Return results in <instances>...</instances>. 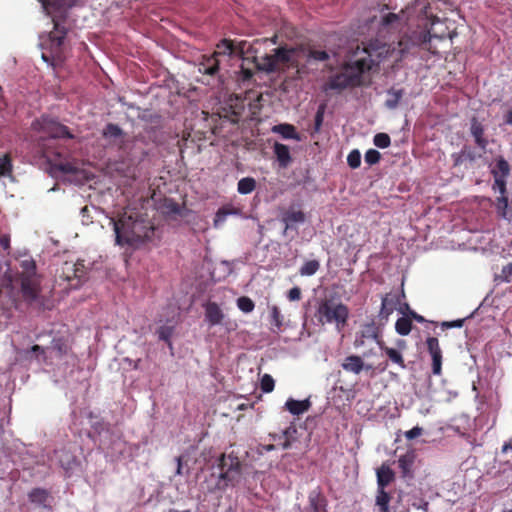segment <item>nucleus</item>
Instances as JSON below:
<instances>
[{"mask_svg": "<svg viewBox=\"0 0 512 512\" xmlns=\"http://www.w3.org/2000/svg\"><path fill=\"white\" fill-rule=\"evenodd\" d=\"M43 136L38 140V153L45 158L51 168L69 176L70 181L84 185L94 179L93 167L80 163L72 157L66 143L73 140L69 129L59 122L43 117L33 123Z\"/></svg>", "mask_w": 512, "mask_h": 512, "instance_id": "nucleus-1", "label": "nucleus"}, {"mask_svg": "<svg viewBox=\"0 0 512 512\" xmlns=\"http://www.w3.org/2000/svg\"><path fill=\"white\" fill-rule=\"evenodd\" d=\"M408 50L409 41L403 39L398 42L397 47H391L379 41L370 44L368 47H357L349 56L341 72L332 77L325 88L343 89L347 86L359 85L362 82L363 74L371 68L372 64L383 60L397 62Z\"/></svg>", "mask_w": 512, "mask_h": 512, "instance_id": "nucleus-2", "label": "nucleus"}, {"mask_svg": "<svg viewBox=\"0 0 512 512\" xmlns=\"http://www.w3.org/2000/svg\"><path fill=\"white\" fill-rule=\"evenodd\" d=\"M19 268L9 274V282L13 295L20 297L28 305H42L41 281L36 273V263L32 258L19 261Z\"/></svg>", "mask_w": 512, "mask_h": 512, "instance_id": "nucleus-3", "label": "nucleus"}, {"mask_svg": "<svg viewBox=\"0 0 512 512\" xmlns=\"http://www.w3.org/2000/svg\"><path fill=\"white\" fill-rule=\"evenodd\" d=\"M108 223L113 226L116 242L120 245H138L150 239L154 228L141 214L128 208L116 221L107 217Z\"/></svg>", "mask_w": 512, "mask_h": 512, "instance_id": "nucleus-4", "label": "nucleus"}, {"mask_svg": "<svg viewBox=\"0 0 512 512\" xmlns=\"http://www.w3.org/2000/svg\"><path fill=\"white\" fill-rule=\"evenodd\" d=\"M43 8L52 18L54 25L46 39L41 42L43 49H49V54L42 53L44 61L49 62L52 60H62L63 57V44L67 35V28L64 26V21L67 9L63 6L62 0H41Z\"/></svg>", "mask_w": 512, "mask_h": 512, "instance_id": "nucleus-5", "label": "nucleus"}, {"mask_svg": "<svg viewBox=\"0 0 512 512\" xmlns=\"http://www.w3.org/2000/svg\"><path fill=\"white\" fill-rule=\"evenodd\" d=\"M306 57L307 64L314 62H323L329 59L326 51L310 49L303 55L295 49L279 48L275 49L273 54H266L256 59V65L259 70L265 72H278L292 66L298 67L302 57Z\"/></svg>", "mask_w": 512, "mask_h": 512, "instance_id": "nucleus-6", "label": "nucleus"}, {"mask_svg": "<svg viewBox=\"0 0 512 512\" xmlns=\"http://www.w3.org/2000/svg\"><path fill=\"white\" fill-rule=\"evenodd\" d=\"M218 472L212 473L207 480V489H225L229 485H235L241 480L240 462L236 457L223 455L217 467Z\"/></svg>", "mask_w": 512, "mask_h": 512, "instance_id": "nucleus-7", "label": "nucleus"}, {"mask_svg": "<svg viewBox=\"0 0 512 512\" xmlns=\"http://www.w3.org/2000/svg\"><path fill=\"white\" fill-rule=\"evenodd\" d=\"M315 317L322 325L332 324L340 332L347 323L349 310L340 301L324 299L319 302Z\"/></svg>", "mask_w": 512, "mask_h": 512, "instance_id": "nucleus-8", "label": "nucleus"}, {"mask_svg": "<svg viewBox=\"0 0 512 512\" xmlns=\"http://www.w3.org/2000/svg\"><path fill=\"white\" fill-rule=\"evenodd\" d=\"M86 275V270L82 262L65 261L56 269V281L67 282L69 288L79 287L82 279Z\"/></svg>", "mask_w": 512, "mask_h": 512, "instance_id": "nucleus-9", "label": "nucleus"}, {"mask_svg": "<svg viewBox=\"0 0 512 512\" xmlns=\"http://www.w3.org/2000/svg\"><path fill=\"white\" fill-rule=\"evenodd\" d=\"M234 53V48L232 42L229 40H222L217 45V50L210 57H207L204 62L200 64L199 71L205 74L213 75L218 71L219 61L217 59L218 56H232Z\"/></svg>", "mask_w": 512, "mask_h": 512, "instance_id": "nucleus-10", "label": "nucleus"}, {"mask_svg": "<svg viewBox=\"0 0 512 512\" xmlns=\"http://www.w3.org/2000/svg\"><path fill=\"white\" fill-rule=\"evenodd\" d=\"M494 176V191H504L506 189V177L509 174V165L503 159H498L495 166L492 168Z\"/></svg>", "mask_w": 512, "mask_h": 512, "instance_id": "nucleus-11", "label": "nucleus"}, {"mask_svg": "<svg viewBox=\"0 0 512 512\" xmlns=\"http://www.w3.org/2000/svg\"><path fill=\"white\" fill-rule=\"evenodd\" d=\"M426 343L428 351L432 357L433 373L439 375L441 373L442 365V351L439 346V341L435 337H429Z\"/></svg>", "mask_w": 512, "mask_h": 512, "instance_id": "nucleus-12", "label": "nucleus"}, {"mask_svg": "<svg viewBox=\"0 0 512 512\" xmlns=\"http://www.w3.org/2000/svg\"><path fill=\"white\" fill-rule=\"evenodd\" d=\"M205 308V320L210 326L220 325L224 320V313L220 306L215 302H208L204 306Z\"/></svg>", "mask_w": 512, "mask_h": 512, "instance_id": "nucleus-13", "label": "nucleus"}, {"mask_svg": "<svg viewBox=\"0 0 512 512\" xmlns=\"http://www.w3.org/2000/svg\"><path fill=\"white\" fill-rule=\"evenodd\" d=\"M282 221L285 224L283 233L286 235L290 228L305 221V215L300 210L290 209L283 214Z\"/></svg>", "mask_w": 512, "mask_h": 512, "instance_id": "nucleus-14", "label": "nucleus"}, {"mask_svg": "<svg viewBox=\"0 0 512 512\" xmlns=\"http://www.w3.org/2000/svg\"><path fill=\"white\" fill-rule=\"evenodd\" d=\"M29 501L33 504L41 505L43 507H49L47 501L51 498L49 492L43 488H33L28 493Z\"/></svg>", "mask_w": 512, "mask_h": 512, "instance_id": "nucleus-15", "label": "nucleus"}, {"mask_svg": "<svg viewBox=\"0 0 512 512\" xmlns=\"http://www.w3.org/2000/svg\"><path fill=\"white\" fill-rule=\"evenodd\" d=\"M394 478L393 471L386 465H382L377 470L378 488L384 489Z\"/></svg>", "mask_w": 512, "mask_h": 512, "instance_id": "nucleus-16", "label": "nucleus"}, {"mask_svg": "<svg viewBox=\"0 0 512 512\" xmlns=\"http://www.w3.org/2000/svg\"><path fill=\"white\" fill-rule=\"evenodd\" d=\"M285 406L291 414L300 415L309 409V401L308 400L298 401V400H294V399H288Z\"/></svg>", "mask_w": 512, "mask_h": 512, "instance_id": "nucleus-17", "label": "nucleus"}, {"mask_svg": "<svg viewBox=\"0 0 512 512\" xmlns=\"http://www.w3.org/2000/svg\"><path fill=\"white\" fill-rule=\"evenodd\" d=\"M274 152L281 166L286 167L291 160L288 146L276 143L274 145Z\"/></svg>", "mask_w": 512, "mask_h": 512, "instance_id": "nucleus-18", "label": "nucleus"}, {"mask_svg": "<svg viewBox=\"0 0 512 512\" xmlns=\"http://www.w3.org/2000/svg\"><path fill=\"white\" fill-rule=\"evenodd\" d=\"M272 131L280 134L282 137H284L286 139H296V140L299 139L294 126H292L290 124L276 125L272 128Z\"/></svg>", "mask_w": 512, "mask_h": 512, "instance_id": "nucleus-19", "label": "nucleus"}, {"mask_svg": "<svg viewBox=\"0 0 512 512\" xmlns=\"http://www.w3.org/2000/svg\"><path fill=\"white\" fill-rule=\"evenodd\" d=\"M343 368L346 371L358 374L363 368V361L358 356L347 357L343 363Z\"/></svg>", "mask_w": 512, "mask_h": 512, "instance_id": "nucleus-20", "label": "nucleus"}, {"mask_svg": "<svg viewBox=\"0 0 512 512\" xmlns=\"http://www.w3.org/2000/svg\"><path fill=\"white\" fill-rule=\"evenodd\" d=\"M256 188V181L252 177H244L238 181L237 191L240 194H250Z\"/></svg>", "mask_w": 512, "mask_h": 512, "instance_id": "nucleus-21", "label": "nucleus"}, {"mask_svg": "<svg viewBox=\"0 0 512 512\" xmlns=\"http://www.w3.org/2000/svg\"><path fill=\"white\" fill-rule=\"evenodd\" d=\"M59 463L61 464V467L66 471V474H69L71 470H73L74 466L77 465L75 457L66 452H62L59 455Z\"/></svg>", "mask_w": 512, "mask_h": 512, "instance_id": "nucleus-22", "label": "nucleus"}, {"mask_svg": "<svg viewBox=\"0 0 512 512\" xmlns=\"http://www.w3.org/2000/svg\"><path fill=\"white\" fill-rule=\"evenodd\" d=\"M505 191L506 189L504 191H497L499 196L496 197L497 211L503 217H507L509 207L508 198L505 195Z\"/></svg>", "mask_w": 512, "mask_h": 512, "instance_id": "nucleus-23", "label": "nucleus"}, {"mask_svg": "<svg viewBox=\"0 0 512 512\" xmlns=\"http://www.w3.org/2000/svg\"><path fill=\"white\" fill-rule=\"evenodd\" d=\"M471 133H472L473 137L475 138V142L477 143V145L481 148H485L487 141L482 137L483 129H482V126L478 122H476V121L472 122Z\"/></svg>", "mask_w": 512, "mask_h": 512, "instance_id": "nucleus-24", "label": "nucleus"}, {"mask_svg": "<svg viewBox=\"0 0 512 512\" xmlns=\"http://www.w3.org/2000/svg\"><path fill=\"white\" fill-rule=\"evenodd\" d=\"M12 160L9 154L0 156V176H9L12 173Z\"/></svg>", "mask_w": 512, "mask_h": 512, "instance_id": "nucleus-25", "label": "nucleus"}, {"mask_svg": "<svg viewBox=\"0 0 512 512\" xmlns=\"http://www.w3.org/2000/svg\"><path fill=\"white\" fill-rule=\"evenodd\" d=\"M412 322L410 319L402 317L396 322L395 328L400 335H408L411 331Z\"/></svg>", "mask_w": 512, "mask_h": 512, "instance_id": "nucleus-26", "label": "nucleus"}, {"mask_svg": "<svg viewBox=\"0 0 512 512\" xmlns=\"http://www.w3.org/2000/svg\"><path fill=\"white\" fill-rule=\"evenodd\" d=\"M390 497L384 491V489L378 488V494L376 497V505L380 507L381 512H388Z\"/></svg>", "mask_w": 512, "mask_h": 512, "instance_id": "nucleus-27", "label": "nucleus"}, {"mask_svg": "<svg viewBox=\"0 0 512 512\" xmlns=\"http://www.w3.org/2000/svg\"><path fill=\"white\" fill-rule=\"evenodd\" d=\"M319 262L316 260H310L306 262L300 269V274L302 276H311L314 275L319 269Z\"/></svg>", "mask_w": 512, "mask_h": 512, "instance_id": "nucleus-28", "label": "nucleus"}, {"mask_svg": "<svg viewBox=\"0 0 512 512\" xmlns=\"http://www.w3.org/2000/svg\"><path fill=\"white\" fill-rule=\"evenodd\" d=\"M270 310V317L272 324L277 328L280 329L283 325V317L280 313L279 308L276 305H272L269 307Z\"/></svg>", "mask_w": 512, "mask_h": 512, "instance_id": "nucleus-29", "label": "nucleus"}, {"mask_svg": "<svg viewBox=\"0 0 512 512\" xmlns=\"http://www.w3.org/2000/svg\"><path fill=\"white\" fill-rule=\"evenodd\" d=\"M237 306L244 313L252 312L255 307L254 302L250 298L244 296L238 298Z\"/></svg>", "mask_w": 512, "mask_h": 512, "instance_id": "nucleus-30", "label": "nucleus"}, {"mask_svg": "<svg viewBox=\"0 0 512 512\" xmlns=\"http://www.w3.org/2000/svg\"><path fill=\"white\" fill-rule=\"evenodd\" d=\"M412 463L413 456L409 454L401 456L398 460V465L404 474H408L410 472Z\"/></svg>", "mask_w": 512, "mask_h": 512, "instance_id": "nucleus-31", "label": "nucleus"}, {"mask_svg": "<svg viewBox=\"0 0 512 512\" xmlns=\"http://www.w3.org/2000/svg\"><path fill=\"white\" fill-rule=\"evenodd\" d=\"M384 350L392 362L398 364L402 368L404 367V361H403V358H402V355L400 352H398L394 348H388V347H386Z\"/></svg>", "mask_w": 512, "mask_h": 512, "instance_id": "nucleus-32", "label": "nucleus"}, {"mask_svg": "<svg viewBox=\"0 0 512 512\" xmlns=\"http://www.w3.org/2000/svg\"><path fill=\"white\" fill-rule=\"evenodd\" d=\"M174 325L173 324H166L159 327L157 333L161 340L169 341L170 337L173 334Z\"/></svg>", "mask_w": 512, "mask_h": 512, "instance_id": "nucleus-33", "label": "nucleus"}, {"mask_svg": "<svg viewBox=\"0 0 512 512\" xmlns=\"http://www.w3.org/2000/svg\"><path fill=\"white\" fill-rule=\"evenodd\" d=\"M229 216V212L226 211L223 207L220 208L214 217L213 225L215 228H219L223 225V223L226 221L227 217Z\"/></svg>", "mask_w": 512, "mask_h": 512, "instance_id": "nucleus-34", "label": "nucleus"}, {"mask_svg": "<svg viewBox=\"0 0 512 512\" xmlns=\"http://www.w3.org/2000/svg\"><path fill=\"white\" fill-rule=\"evenodd\" d=\"M347 162L351 168H353V169L358 168L361 163L360 152L358 150L351 151L347 157Z\"/></svg>", "mask_w": 512, "mask_h": 512, "instance_id": "nucleus-35", "label": "nucleus"}, {"mask_svg": "<svg viewBox=\"0 0 512 512\" xmlns=\"http://www.w3.org/2000/svg\"><path fill=\"white\" fill-rule=\"evenodd\" d=\"M496 279L501 282H511L512 281V264H508L503 267L500 274L496 275Z\"/></svg>", "mask_w": 512, "mask_h": 512, "instance_id": "nucleus-36", "label": "nucleus"}, {"mask_svg": "<svg viewBox=\"0 0 512 512\" xmlns=\"http://www.w3.org/2000/svg\"><path fill=\"white\" fill-rule=\"evenodd\" d=\"M374 144L379 148H386L390 145V137L385 133H378L374 137Z\"/></svg>", "mask_w": 512, "mask_h": 512, "instance_id": "nucleus-37", "label": "nucleus"}, {"mask_svg": "<svg viewBox=\"0 0 512 512\" xmlns=\"http://www.w3.org/2000/svg\"><path fill=\"white\" fill-rule=\"evenodd\" d=\"M261 388L264 392L269 393L274 389V380L273 378L265 374L261 379Z\"/></svg>", "mask_w": 512, "mask_h": 512, "instance_id": "nucleus-38", "label": "nucleus"}, {"mask_svg": "<svg viewBox=\"0 0 512 512\" xmlns=\"http://www.w3.org/2000/svg\"><path fill=\"white\" fill-rule=\"evenodd\" d=\"M104 136L111 139H117L121 137V130L115 125H108L104 130Z\"/></svg>", "mask_w": 512, "mask_h": 512, "instance_id": "nucleus-39", "label": "nucleus"}, {"mask_svg": "<svg viewBox=\"0 0 512 512\" xmlns=\"http://www.w3.org/2000/svg\"><path fill=\"white\" fill-rule=\"evenodd\" d=\"M440 24V20L436 17H433L431 20V28L428 31L429 37H440L443 38L445 35L442 31H438L436 26Z\"/></svg>", "mask_w": 512, "mask_h": 512, "instance_id": "nucleus-40", "label": "nucleus"}, {"mask_svg": "<svg viewBox=\"0 0 512 512\" xmlns=\"http://www.w3.org/2000/svg\"><path fill=\"white\" fill-rule=\"evenodd\" d=\"M80 216H81V222L82 224L84 225H90L93 223V217L92 215L90 214V210L88 208V206H84L81 208L80 210Z\"/></svg>", "mask_w": 512, "mask_h": 512, "instance_id": "nucleus-41", "label": "nucleus"}, {"mask_svg": "<svg viewBox=\"0 0 512 512\" xmlns=\"http://www.w3.org/2000/svg\"><path fill=\"white\" fill-rule=\"evenodd\" d=\"M380 159V153L377 150L370 149L365 154V161L372 165L379 161Z\"/></svg>", "mask_w": 512, "mask_h": 512, "instance_id": "nucleus-42", "label": "nucleus"}, {"mask_svg": "<svg viewBox=\"0 0 512 512\" xmlns=\"http://www.w3.org/2000/svg\"><path fill=\"white\" fill-rule=\"evenodd\" d=\"M389 96H390V98L386 101V105L389 108L396 107L399 99L401 98V92L400 91H395V92L390 93Z\"/></svg>", "mask_w": 512, "mask_h": 512, "instance_id": "nucleus-43", "label": "nucleus"}, {"mask_svg": "<svg viewBox=\"0 0 512 512\" xmlns=\"http://www.w3.org/2000/svg\"><path fill=\"white\" fill-rule=\"evenodd\" d=\"M422 432H423V429L418 427V426H416V427L412 428L411 430L406 431L405 432V437L408 440H412V439H415V438L421 436Z\"/></svg>", "mask_w": 512, "mask_h": 512, "instance_id": "nucleus-44", "label": "nucleus"}, {"mask_svg": "<svg viewBox=\"0 0 512 512\" xmlns=\"http://www.w3.org/2000/svg\"><path fill=\"white\" fill-rule=\"evenodd\" d=\"M0 246L6 251L10 249V235L0 233Z\"/></svg>", "mask_w": 512, "mask_h": 512, "instance_id": "nucleus-45", "label": "nucleus"}, {"mask_svg": "<svg viewBox=\"0 0 512 512\" xmlns=\"http://www.w3.org/2000/svg\"><path fill=\"white\" fill-rule=\"evenodd\" d=\"M300 297H301V291L298 287H294L288 292V298L291 301H297L300 299Z\"/></svg>", "mask_w": 512, "mask_h": 512, "instance_id": "nucleus-46", "label": "nucleus"}, {"mask_svg": "<svg viewBox=\"0 0 512 512\" xmlns=\"http://www.w3.org/2000/svg\"><path fill=\"white\" fill-rule=\"evenodd\" d=\"M413 9L419 10V12L423 13L426 17H428L427 7L421 4L419 0L416 1L415 5L413 6Z\"/></svg>", "mask_w": 512, "mask_h": 512, "instance_id": "nucleus-47", "label": "nucleus"}, {"mask_svg": "<svg viewBox=\"0 0 512 512\" xmlns=\"http://www.w3.org/2000/svg\"><path fill=\"white\" fill-rule=\"evenodd\" d=\"M399 19V15L395 13H390L384 18L385 24H391Z\"/></svg>", "mask_w": 512, "mask_h": 512, "instance_id": "nucleus-48", "label": "nucleus"}, {"mask_svg": "<svg viewBox=\"0 0 512 512\" xmlns=\"http://www.w3.org/2000/svg\"><path fill=\"white\" fill-rule=\"evenodd\" d=\"M167 207L169 208V211L172 213H175V214L180 213V207L176 203L170 202L167 205Z\"/></svg>", "mask_w": 512, "mask_h": 512, "instance_id": "nucleus-49", "label": "nucleus"}, {"mask_svg": "<svg viewBox=\"0 0 512 512\" xmlns=\"http://www.w3.org/2000/svg\"><path fill=\"white\" fill-rule=\"evenodd\" d=\"M223 208L229 212V215H239L240 214V210L238 208H234L232 206H224Z\"/></svg>", "mask_w": 512, "mask_h": 512, "instance_id": "nucleus-50", "label": "nucleus"}, {"mask_svg": "<svg viewBox=\"0 0 512 512\" xmlns=\"http://www.w3.org/2000/svg\"><path fill=\"white\" fill-rule=\"evenodd\" d=\"M176 461H177L176 474L177 475H181L183 473L182 472V460H181V457L176 458Z\"/></svg>", "mask_w": 512, "mask_h": 512, "instance_id": "nucleus-51", "label": "nucleus"}, {"mask_svg": "<svg viewBox=\"0 0 512 512\" xmlns=\"http://www.w3.org/2000/svg\"><path fill=\"white\" fill-rule=\"evenodd\" d=\"M503 452H507L508 450L512 451V440L506 444H504L502 448Z\"/></svg>", "mask_w": 512, "mask_h": 512, "instance_id": "nucleus-52", "label": "nucleus"}, {"mask_svg": "<svg viewBox=\"0 0 512 512\" xmlns=\"http://www.w3.org/2000/svg\"><path fill=\"white\" fill-rule=\"evenodd\" d=\"M506 122L512 124V110L507 114Z\"/></svg>", "mask_w": 512, "mask_h": 512, "instance_id": "nucleus-53", "label": "nucleus"}, {"mask_svg": "<svg viewBox=\"0 0 512 512\" xmlns=\"http://www.w3.org/2000/svg\"><path fill=\"white\" fill-rule=\"evenodd\" d=\"M272 449H274L273 445H265V446H263V450H265V451H270Z\"/></svg>", "mask_w": 512, "mask_h": 512, "instance_id": "nucleus-54", "label": "nucleus"}, {"mask_svg": "<svg viewBox=\"0 0 512 512\" xmlns=\"http://www.w3.org/2000/svg\"><path fill=\"white\" fill-rule=\"evenodd\" d=\"M244 44L245 43H240L239 46H238V50L240 53H243V50H244Z\"/></svg>", "mask_w": 512, "mask_h": 512, "instance_id": "nucleus-55", "label": "nucleus"}, {"mask_svg": "<svg viewBox=\"0 0 512 512\" xmlns=\"http://www.w3.org/2000/svg\"><path fill=\"white\" fill-rule=\"evenodd\" d=\"M40 348H41V347H40L39 345H34V346L32 347V350H33V351H38V350H40Z\"/></svg>", "mask_w": 512, "mask_h": 512, "instance_id": "nucleus-56", "label": "nucleus"}, {"mask_svg": "<svg viewBox=\"0 0 512 512\" xmlns=\"http://www.w3.org/2000/svg\"><path fill=\"white\" fill-rule=\"evenodd\" d=\"M167 512H189V511L188 510L178 511V510H175V509H170Z\"/></svg>", "mask_w": 512, "mask_h": 512, "instance_id": "nucleus-57", "label": "nucleus"}, {"mask_svg": "<svg viewBox=\"0 0 512 512\" xmlns=\"http://www.w3.org/2000/svg\"><path fill=\"white\" fill-rule=\"evenodd\" d=\"M321 118H322L321 114H320V113H318V114H317V123H318V124L321 122Z\"/></svg>", "mask_w": 512, "mask_h": 512, "instance_id": "nucleus-58", "label": "nucleus"}, {"mask_svg": "<svg viewBox=\"0 0 512 512\" xmlns=\"http://www.w3.org/2000/svg\"><path fill=\"white\" fill-rule=\"evenodd\" d=\"M368 330H369V332H371V337H374L375 335H374V332H373L372 328L368 327Z\"/></svg>", "mask_w": 512, "mask_h": 512, "instance_id": "nucleus-59", "label": "nucleus"}, {"mask_svg": "<svg viewBox=\"0 0 512 512\" xmlns=\"http://www.w3.org/2000/svg\"><path fill=\"white\" fill-rule=\"evenodd\" d=\"M385 305H386V299H383V301H382V309L385 308Z\"/></svg>", "mask_w": 512, "mask_h": 512, "instance_id": "nucleus-60", "label": "nucleus"}, {"mask_svg": "<svg viewBox=\"0 0 512 512\" xmlns=\"http://www.w3.org/2000/svg\"><path fill=\"white\" fill-rule=\"evenodd\" d=\"M414 317H415V319H417L418 321H422V320H423V319H422V317H420V316H414Z\"/></svg>", "mask_w": 512, "mask_h": 512, "instance_id": "nucleus-61", "label": "nucleus"}, {"mask_svg": "<svg viewBox=\"0 0 512 512\" xmlns=\"http://www.w3.org/2000/svg\"><path fill=\"white\" fill-rule=\"evenodd\" d=\"M244 408H245V405H244V404H241V405H239V407H238V409H240V410H242V409H244Z\"/></svg>", "mask_w": 512, "mask_h": 512, "instance_id": "nucleus-62", "label": "nucleus"}, {"mask_svg": "<svg viewBox=\"0 0 512 512\" xmlns=\"http://www.w3.org/2000/svg\"><path fill=\"white\" fill-rule=\"evenodd\" d=\"M288 446H289L288 443L284 444V448H288Z\"/></svg>", "mask_w": 512, "mask_h": 512, "instance_id": "nucleus-63", "label": "nucleus"}]
</instances>
